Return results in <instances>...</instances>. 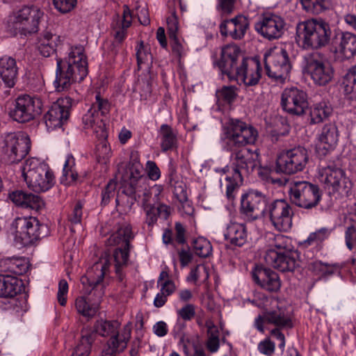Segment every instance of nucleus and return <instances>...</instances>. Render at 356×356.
Wrapping results in <instances>:
<instances>
[{
	"mask_svg": "<svg viewBox=\"0 0 356 356\" xmlns=\"http://www.w3.org/2000/svg\"><path fill=\"white\" fill-rule=\"evenodd\" d=\"M134 238L130 224L124 222L118 225L117 230L106 241L108 245H118L114 252L115 271L118 280L122 282L124 278L122 268L128 264L129 250L131 248L130 242Z\"/></svg>",
	"mask_w": 356,
	"mask_h": 356,
	"instance_id": "3",
	"label": "nucleus"
},
{
	"mask_svg": "<svg viewBox=\"0 0 356 356\" xmlns=\"http://www.w3.org/2000/svg\"><path fill=\"white\" fill-rule=\"evenodd\" d=\"M174 194L181 204V207L184 212L188 215H191L193 213V208L188 200L187 193L184 187L181 186H175Z\"/></svg>",
	"mask_w": 356,
	"mask_h": 356,
	"instance_id": "55",
	"label": "nucleus"
},
{
	"mask_svg": "<svg viewBox=\"0 0 356 356\" xmlns=\"http://www.w3.org/2000/svg\"><path fill=\"white\" fill-rule=\"evenodd\" d=\"M11 234L16 243L27 246L46 236L48 227L33 216L17 217L10 225Z\"/></svg>",
	"mask_w": 356,
	"mask_h": 356,
	"instance_id": "4",
	"label": "nucleus"
},
{
	"mask_svg": "<svg viewBox=\"0 0 356 356\" xmlns=\"http://www.w3.org/2000/svg\"><path fill=\"white\" fill-rule=\"evenodd\" d=\"M254 281L264 289L270 292H277L281 287L278 274L266 268H256L252 272Z\"/></svg>",
	"mask_w": 356,
	"mask_h": 356,
	"instance_id": "28",
	"label": "nucleus"
},
{
	"mask_svg": "<svg viewBox=\"0 0 356 356\" xmlns=\"http://www.w3.org/2000/svg\"><path fill=\"white\" fill-rule=\"evenodd\" d=\"M83 216V204L77 202L71 213L68 215V221L72 225L80 224Z\"/></svg>",
	"mask_w": 356,
	"mask_h": 356,
	"instance_id": "60",
	"label": "nucleus"
},
{
	"mask_svg": "<svg viewBox=\"0 0 356 356\" xmlns=\"http://www.w3.org/2000/svg\"><path fill=\"white\" fill-rule=\"evenodd\" d=\"M224 134L227 150L246 148L254 144L258 138V131L253 126L238 119H231L224 127Z\"/></svg>",
	"mask_w": 356,
	"mask_h": 356,
	"instance_id": "6",
	"label": "nucleus"
},
{
	"mask_svg": "<svg viewBox=\"0 0 356 356\" xmlns=\"http://www.w3.org/2000/svg\"><path fill=\"white\" fill-rule=\"evenodd\" d=\"M238 66L227 77L229 81H236L246 86L257 85L261 79V65L258 60L252 58H241Z\"/></svg>",
	"mask_w": 356,
	"mask_h": 356,
	"instance_id": "19",
	"label": "nucleus"
},
{
	"mask_svg": "<svg viewBox=\"0 0 356 356\" xmlns=\"http://www.w3.org/2000/svg\"><path fill=\"white\" fill-rule=\"evenodd\" d=\"M195 253L200 257H207L211 254L212 246L209 241L204 237H198L193 241Z\"/></svg>",
	"mask_w": 356,
	"mask_h": 356,
	"instance_id": "51",
	"label": "nucleus"
},
{
	"mask_svg": "<svg viewBox=\"0 0 356 356\" xmlns=\"http://www.w3.org/2000/svg\"><path fill=\"white\" fill-rule=\"evenodd\" d=\"M22 280L13 275H0V297L13 298L22 291Z\"/></svg>",
	"mask_w": 356,
	"mask_h": 356,
	"instance_id": "36",
	"label": "nucleus"
},
{
	"mask_svg": "<svg viewBox=\"0 0 356 356\" xmlns=\"http://www.w3.org/2000/svg\"><path fill=\"white\" fill-rule=\"evenodd\" d=\"M281 106L289 114L303 115L309 107L307 95L296 87L286 88L282 93Z\"/></svg>",
	"mask_w": 356,
	"mask_h": 356,
	"instance_id": "20",
	"label": "nucleus"
},
{
	"mask_svg": "<svg viewBox=\"0 0 356 356\" xmlns=\"http://www.w3.org/2000/svg\"><path fill=\"white\" fill-rule=\"evenodd\" d=\"M124 180L122 193L124 195H131L140 191V188L147 182V177L143 175V166L138 162L129 164L126 175L122 177Z\"/></svg>",
	"mask_w": 356,
	"mask_h": 356,
	"instance_id": "26",
	"label": "nucleus"
},
{
	"mask_svg": "<svg viewBox=\"0 0 356 356\" xmlns=\"http://www.w3.org/2000/svg\"><path fill=\"white\" fill-rule=\"evenodd\" d=\"M342 86L346 94L350 95L351 98H356V66L351 67L345 74Z\"/></svg>",
	"mask_w": 356,
	"mask_h": 356,
	"instance_id": "48",
	"label": "nucleus"
},
{
	"mask_svg": "<svg viewBox=\"0 0 356 356\" xmlns=\"http://www.w3.org/2000/svg\"><path fill=\"white\" fill-rule=\"evenodd\" d=\"M88 74V62L82 46L72 47L67 57L56 58V79L58 92L67 90L73 83L81 82Z\"/></svg>",
	"mask_w": 356,
	"mask_h": 356,
	"instance_id": "1",
	"label": "nucleus"
},
{
	"mask_svg": "<svg viewBox=\"0 0 356 356\" xmlns=\"http://www.w3.org/2000/svg\"><path fill=\"white\" fill-rule=\"evenodd\" d=\"M102 117L99 113H95V110L89 109L82 118L84 128L92 129L96 136L108 137L106 124Z\"/></svg>",
	"mask_w": 356,
	"mask_h": 356,
	"instance_id": "33",
	"label": "nucleus"
},
{
	"mask_svg": "<svg viewBox=\"0 0 356 356\" xmlns=\"http://www.w3.org/2000/svg\"><path fill=\"white\" fill-rule=\"evenodd\" d=\"M127 197V203L129 204V207L138 200V199H142V205L143 209L153 205L152 203V193L150 190L147 188L146 183L143 188H140V191H137L131 195H125Z\"/></svg>",
	"mask_w": 356,
	"mask_h": 356,
	"instance_id": "46",
	"label": "nucleus"
},
{
	"mask_svg": "<svg viewBox=\"0 0 356 356\" xmlns=\"http://www.w3.org/2000/svg\"><path fill=\"white\" fill-rule=\"evenodd\" d=\"M321 181L330 193L348 195L353 184L341 168L335 165H328L322 169Z\"/></svg>",
	"mask_w": 356,
	"mask_h": 356,
	"instance_id": "18",
	"label": "nucleus"
},
{
	"mask_svg": "<svg viewBox=\"0 0 356 356\" xmlns=\"http://www.w3.org/2000/svg\"><path fill=\"white\" fill-rule=\"evenodd\" d=\"M296 41L302 49L318 50L327 47L331 40L330 24L322 18H312L296 24Z\"/></svg>",
	"mask_w": 356,
	"mask_h": 356,
	"instance_id": "2",
	"label": "nucleus"
},
{
	"mask_svg": "<svg viewBox=\"0 0 356 356\" xmlns=\"http://www.w3.org/2000/svg\"><path fill=\"white\" fill-rule=\"evenodd\" d=\"M59 36L48 31L43 33L38 38V49L44 57H49L56 51Z\"/></svg>",
	"mask_w": 356,
	"mask_h": 356,
	"instance_id": "39",
	"label": "nucleus"
},
{
	"mask_svg": "<svg viewBox=\"0 0 356 356\" xmlns=\"http://www.w3.org/2000/svg\"><path fill=\"white\" fill-rule=\"evenodd\" d=\"M43 14L38 6H24L10 15L8 26L15 33H34L38 31V25Z\"/></svg>",
	"mask_w": 356,
	"mask_h": 356,
	"instance_id": "8",
	"label": "nucleus"
},
{
	"mask_svg": "<svg viewBox=\"0 0 356 356\" xmlns=\"http://www.w3.org/2000/svg\"><path fill=\"white\" fill-rule=\"evenodd\" d=\"M227 241L235 246L241 247L247 242L248 234L245 225L230 222L224 234Z\"/></svg>",
	"mask_w": 356,
	"mask_h": 356,
	"instance_id": "35",
	"label": "nucleus"
},
{
	"mask_svg": "<svg viewBox=\"0 0 356 356\" xmlns=\"http://www.w3.org/2000/svg\"><path fill=\"white\" fill-rule=\"evenodd\" d=\"M236 0H218L217 10L221 15H228L232 13Z\"/></svg>",
	"mask_w": 356,
	"mask_h": 356,
	"instance_id": "64",
	"label": "nucleus"
},
{
	"mask_svg": "<svg viewBox=\"0 0 356 356\" xmlns=\"http://www.w3.org/2000/svg\"><path fill=\"white\" fill-rule=\"evenodd\" d=\"M268 249H273L277 253L293 250L291 238L282 234H270L268 238Z\"/></svg>",
	"mask_w": 356,
	"mask_h": 356,
	"instance_id": "42",
	"label": "nucleus"
},
{
	"mask_svg": "<svg viewBox=\"0 0 356 356\" xmlns=\"http://www.w3.org/2000/svg\"><path fill=\"white\" fill-rule=\"evenodd\" d=\"M31 149L29 136L22 133H8L3 140L2 149L5 159L10 163L21 161Z\"/></svg>",
	"mask_w": 356,
	"mask_h": 356,
	"instance_id": "15",
	"label": "nucleus"
},
{
	"mask_svg": "<svg viewBox=\"0 0 356 356\" xmlns=\"http://www.w3.org/2000/svg\"><path fill=\"white\" fill-rule=\"evenodd\" d=\"M265 324L286 329H291L293 326L290 316L284 309L279 307L275 309H266L255 318L254 326L259 332L264 333Z\"/></svg>",
	"mask_w": 356,
	"mask_h": 356,
	"instance_id": "22",
	"label": "nucleus"
},
{
	"mask_svg": "<svg viewBox=\"0 0 356 356\" xmlns=\"http://www.w3.org/2000/svg\"><path fill=\"white\" fill-rule=\"evenodd\" d=\"M110 266L108 256L102 257L95 262L92 268L87 271V274L82 276L81 282L89 296H95L102 298L104 295V285L102 283L104 275Z\"/></svg>",
	"mask_w": 356,
	"mask_h": 356,
	"instance_id": "13",
	"label": "nucleus"
},
{
	"mask_svg": "<svg viewBox=\"0 0 356 356\" xmlns=\"http://www.w3.org/2000/svg\"><path fill=\"white\" fill-rule=\"evenodd\" d=\"M272 225L280 232H287L292 227L293 211L289 202L284 199H277L268 205L266 213Z\"/></svg>",
	"mask_w": 356,
	"mask_h": 356,
	"instance_id": "17",
	"label": "nucleus"
},
{
	"mask_svg": "<svg viewBox=\"0 0 356 356\" xmlns=\"http://www.w3.org/2000/svg\"><path fill=\"white\" fill-rule=\"evenodd\" d=\"M332 113V108L325 102H321L314 105L310 111L311 122L318 124L327 119Z\"/></svg>",
	"mask_w": 356,
	"mask_h": 356,
	"instance_id": "45",
	"label": "nucleus"
},
{
	"mask_svg": "<svg viewBox=\"0 0 356 356\" xmlns=\"http://www.w3.org/2000/svg\"><path fill=\"white\" fill-rule=\"evenodd\" d=\"M309 269L320 278H327L339 273L341 266L338 264H329L321 261H314L309 264Z\"/></svg>",
	"mask_w": 356,
	"mask_h": 356,
	"instance_id": "41",
	"label": "nucleus"
},
{
	"mask_svg": "<svg viewBox=\"0 0 356 356\" xmlns=\"http://www.w3.org/2000/svg\"><path fill=\"white\" fill-rule=\"evenodd\" d=\"M74 164V157L72 155H67L63 167V175L60 179L61 183L67 185L71 184L76 180L78 175L72 170V165Z\"/></svg>",
	"mask_w": 356,
	"mask_h": 356,
	"instance_id": "50",
	"label": "nucleus"
},
{
	"mask_svg": "<svg viewBox=\"0 0 356 356\" xmlns=\"http://www.w3.org/2000/svg\"><path fill=\"white\" fill-rule=\"evenodd\" d=\"M318 185L307 181H292L289 184V197L291 204L306 210L316 208L322 199Z\"/></svg>",
	"mask_w": 356,
	"mask_h": 356,
	"instance_id": "7",
	"label": "nucleus"
},
{
	"mask_svg": "<svg viewBox=\"0 0 356 356\" xmlns=\"http://www.w3.org/2000/svg\"><path fill=\"white\" fill-rule=\"evenodd\" d=\"M307 149L298 146L282 152L277 158L275 170L286 175H293L301 172L308 163Z\"/></svg>",
	"mask_w": 356,
	"mask_h": 356,
	"instance_id": "12",
	"label": "nucleus"
},
{
	"mask_svg": "<svg viewBox=\"0 0 356 356\" xmlns=\"http://www.w3.org/2000/svg\"><path fill=\"white\" fill-rule=\"evenodd\" d=\"M122 19L121 20L120 27L115 31L114 34V42L113 46L115 49L120 45L127 37V29L131 24L132 16L131 10L127 5L123 6Z\"/></svg>",
	"mask_w": 356,
	"mask_h": 356,
	"instance_id": "43",
	"label": "nucleus"
},
{
	"mask_svg": "<svg viewBox=\"0 0 356 356\" xmlns=\"http://www.w3.org/2000/svg\"><path fill=\"white\" fill-rule=\"evenodd\" d=\"M339 133L334 123L325 124L318 134L320 145L326 152L333 150L339 141Z\"/></svg>",
	"mask_w": 356,
	"mask_h": 356,
	"instance_id": "32",
	"label": "nucleus"
},
{
	"mask_svg": "<svg viewBox=\"0 0 356 356\" xmlns=\"http://www.w3.org/2000/svg\"><path fill=\"white\" fill-rule=\"evenodd\" d=\"M339 49L346 58L355 56L356 54V35L350 32L342 33Z\"/></svg>",
	"mask_w": 356,
	"mask_h": 356,
	"instance_id": "44",
	"label": "nucleus"
},
{
	"mask_svg": "<svg viewBox=\"0 0 356 356\" xmlns=\"http://www.w3.org/2000/svg\"><path fill=\"white\" fill-rule=\"evenodd\" d=\"M241 58H245L241 49L235 44H229L222 48L220 58L218 65L222 74L228 77L238 66Z\"/></svg>",
	"mask_w": 356,
	"mask_h": 356,
	"instance_id": "25",
	"label": "nucleus"
},
{
	"mask_svg": "<svg viewBox=\"0 0 356 356\" xmlns=\"http://www.w3.org/2000/svg\"><path fill=\"white\" fill-rule=\"evenodd\" d=\"M269 203L266 195L251 189L241 195L240 211L250 220H255L266 217Z\"/></svg>",
	"mask_w": 356,
	"mask_h": 356,
	"instance_id": "16",
	"label": "nucleus"
},
{
	"mask_svg": "<svg viewBox=\"0 0 356 356\" xmlns=\"http://www.w3.org/2000/svg\"><path fill=\"white\" fill-rule=\"evenodd\" d=\"M98 143L96 145V156L99 161H106L111 156V147L106 140L107 137L96 136Z\"/></svg>",
	"mask_w": 356,
	"mask_h": 356,
	"instance_id": "54",
	"label": "nucleus"
},
{
	"mask_svg": "<svg viewBox=\"0 0 356 356\" xmlns=\"http://www.w3.org/2000/svg\"><path fill=\"white\" fill-rule=\"evenodd\" d=\"M298 253L293 250L277 253L273 249H268L264 259L267 264L281 272H293L300 266Z\"/></svg>",
	"mask_w": 356,
	"mask_h": 356,
	"instance_id": "23",
	"label": "nucleus"
},
{
	"mask_svg": "<svg viewBox=\"0 0 356 356\" xmlns=\"http://www.w3.org/2000/svg\"><path fill=\"white\" fill-rule=\"evenodd\" d=\"M55 8L61 13L70 12L76 5V0H53Z\"/></svg>",
	"mask_w": 356,
	"mask_h": 356,
	"instance_id": "62",
	"label": "nucleus"
},
{
	"mask_svg": "<svg viewBox=\"0 0 356 356\" xmlns=\"http://www.w3.org/2000/svg\"><path fill=\"white\" fill-rule=\"evenodd\" d=\"M209 276L208 268L204 265H197L195 268L191 269L187 277V281L196 282L201 278H202L203 281H206L208 280Z\"/></svg>",
	"mask_w": 356,
	"mask_h": 356,
	"instance_id": "57",
	"label": "nucleus"
},
{
	"mask_svg": "<svg viewBox=\"0 0 356 356\" xmlns=\"http://www.w3.org/2000/svg\"><path fill=\"white\" fill-rule=\"evenodd\" d=\"M152 76L147 73L142 76L138 81L136 90L138 91L142 99H147L152 91Z\"/></svg>",
	"mask_w": 356,
	"mask_h": 356,
	"instance_id": "49",
	"label": "nucleus"
},
{
	"mask_svg": "<svg viewBox=\"0 0 356 356\" xmlns=\"http://www.w3.org/2000/svg\"><path fill=\"white\" fill-rule=\"evenodd\" d=\"M136 55L137 58V63L138 65H140L143 63L152 58V56L149 51V48L144 44L143 41H140L136 48Z\"/></svg>",
	"mask_w": 356,
	"mask_h": 356,
	"instance_id": "58",
	"label": "nucleus"
},
{
	"mask_svg": "<svg viewBox=\"0 0 356 356\" xmlns=\"http://www.w3.org/2000/svg\"><path fill=\"white\" fill-rule=\"evenodd\" d=\"M72 99L70 97L58 99L54 103L44 115V122L49 130L60 127L70 117Z\"/></svg>",
	"mask_w": 356,
	"mask_h": 356,
	"instance_id": "24",
	"label": "nucleus"
},
{
	"mask_svg": "<svg viewBox=\"0 0 356 356\" xmlns=\"http://www.w3.org/2000/svg\"><path fill=\"white\" fill-rule=\"evenodd\" d=\"M286 23L280 15L266 13L255 23V30L264 38L272 40L282 37L284 33Z\"/></svg>",
	"mask_w": 356,
	"mask_h": 356,
	"instance_id": "21",
	"label": "nucleus"
},
{
	"mask_svg": "<svg viewBox=\"0 0 356 356\" xmlns=\"http://www.w3.org/2000/svg\"><path fill=\"white\" fill-rule=\"evenodd\" d=\"M264 64L267 75L280 83L288 78L291 69L289 54L283 48L270 49L265 55Z\"/></svg>",
	"mask_w": 356,
	"mask_h": 356,
	"instance_id": "11",
	"label": "nucleus"
},
{
	"mask_svg": "<svg viewBox=\"0 0 356 356\" xmlns=\"http://www.w3.org/2000/svg\"><path fill=\"white\" fill-rule=\"evenodd\" d=\"M29 188L36 193L44 192L54 184V176L47 164L35 159L26 160L22 168Z\"/></svg>",
	"mask_w": 356,
	"mask_h": 356,
	"instance_id": "5",
	"label": "nucleus"
},
{
	"mask_svg": "<svg viewBox=\"0 0 356 356\" xmlns=\"http://www.w3.org/2000/svg\"><path fill=\"white\" fill-rule=\"evenodd\" d=\"M305 71L316 85L324 86L332 81L334 70L325 56L318 51L307 54L304 57Z\"/></svg>",
	"mask_w": 356,
	"mask_h": 356,
	"instance_id": "10",
	"label": "nucleus"
},
{
	"mask_svg": "<svg viewBox=\"0 0 356 356\" xmlns=\"http://www.w3.org/2000/svg\"><path fill=\"white\" fill-rule=\"evenodd\" d=\"M127 348L124 339L118 341L117 339L113 338L111 341H108L106 347L104 349L102 356H116L124 351Z\"/></svg>",
	"mask_w": 356,
	"mask_h": 356,
	"instance_id": "52",
	"label": "nucleus"
},
{
	"mask_svg": "<svg viewBox=\"0 0 356 356\" xmlns=\"http://www.w3.org/2000/svg\"><path fill=\"white\" fill-rule=\"evenodd\" d=\"M93 341L92 335L82 336L79 343L76 347L72 356H88L90 353L91 345Z\"/></svg>",
	"mask_w": 356,
	"mask_h": 356,
	"instance_id": "53",
	"label": "nucleus"
},
{
	"mask_svg": "<svg viewBox=\"0 0 356 356\" xmlns=\"http://www.w3.org/2000/svg\"><path fill=\"white\" fill-rule=\"evenodd\" d=\"M218 98L230 103L234 100L236 97V87L234 86H223L220 90L217 91Z\"/></svg>",
	"mask_w": 356,
	"mask_h": 356,
	"instance_id": "61",
	"label": "nucleus"
},
{
	"mask_svg": "<svg viewBox=\"0 0 356 356\" xmlns=\"http://www.w3.org/2000/svg\"><path fill=\"white\" fill-rule=\"evenodd\" d=\"M9 197L15 204L23 208L39 211L44 206L40 196L23 191H13L9 194Z\"/></svg>",
	"mask_w": 356,
	"mask_h": 356,
	"instance_id": "30",
	"label": "nucleus"
},
{
	"mask_svg": "<svg viewBox=\"0 0 356 356\" xmlns=\"http://www.w3.org/2000/svg\"><path fill=\"white\" fill-rule=\"evenodd\" d=\"M18 74V67L14 58L5 56L0 58V78L8 88L15 85Z\"/></svg>",
	"mask_w": 356,
	"mask_h": 356,
	"instance_id": "31",
	"label": "nucleus"
},
{
	"mask_svg": "<svg viewBox=\"0 0 356 356\" xmlns=\"http://www.w3.org/2000/svg\"><path fill=\"white\" fill-rule=\"evenodd\" d=\"M29 268L28 262L24 257H6L0 259V271L17 276L25 273Z\"/></svg>",
	"mask_w": 356,
	"mask_h": 356,
	"instance_id": "34",
	"label": "nucleus"
},
{
	"mask_svg": "<svg viewBox=\"0 0 356 356\" xmlns=\"http://www.w3.org/2000/svg\"><path fill=\"white\" fill-rule=\"evenodd\" d=\"M258 350L266 356H273L275 350V344L270 338H266L258 344Z\"/></svg>",
	"mask_w": 356,
	"mask_h": 356,
	"instance_id": "63",
	"label": "nucleus"
},
{
	"mask_svg": "<svg viewBox=\"0 0 356 356\" xmlns=\"http://www.w3.org/2000/svg\"><path fill=\"white\" fill-rule=\"evenodd\" d=\"M226 180L228 181L226 189V196L229 200H232L235 197V194L240 185L243 181L236 180V175L232 177H227Z\"/></svg>",
	"mask_w": 356,
	"mask_h": 356,
	"instance_id": "59",
	"label": "nucleus"
},
{
	"mask_svg": "<svg viewBox=\"0 0 356 356\" xmlns=\"http://www.w3.org/2000/svg\"><path fill=\"white\" fill-rule=\"evenodd\" d=\"M250 25L248 17L238 15L231 19H225L220 24L222 35H230L234 40L243 38Z\"/></svg>",
	"mask_w": 356,
	"mask_h": 356,
	"instance_id": "27",
	"label": "nucleus"
},
{
	"mask_svg": "<svg viewBox=\"0 0 356 356\" xmlns=\"http://www.w3.org/2000/svg\"><path fill=\"white\" fill-rule=\"evenodd\" d=\"M176 131L168 124H163L159 130L160 145L162 152H165L177 147V138Z\"/></svg>",
	"mask_w": 356,
	"mask_h": 356,
	"instance_id": "37",
	"label": "nucleus"
},
{
	"mask_svg": "<svg viewBox=\"0 0 356 356\" xmlns=\"http://www.w3.org/2000/svg\"><path fill=\"white\" fill-rule=\"evenodd\" d=\"M120 324L118 321H98L96 325V332L102 337L111 336L108 341L113 338L117 339L118 341L124 339L126 345L129 341L131 337V327L126 325L120 334L118 329Z\"/></svg>",
	"mask_w": 356,
	"mask_h": 356,
	"instance_id": "29",
	"label": "nucleus"
},
{
	"mask_svg": "<svg viewBox=\"0 0 356 356\" xmlns=\"http://www.w3.org/2000/svg\"><path fill=\"white\" fill-rule=\"evenodd\" d=\"M90 296H89L88 298L79 297L76 298L75 301L77 312L82 316L88 318H91L96 314L99 309V304L101 299L96 297V298L93 300V302H90Z\"/></svg>",
	"mask_w": 356,
	"mask_h": 356,
	"instance_id": "40",
	"label": "nucleus"
},
{
	"mask_svg": "<svg viewBox=\"0 0 356 356\" xmlns=\"http://www.w3.org/2000/svg\"><path fill=\"white\" fill-rule=\"evenodd\" d=\"M145 214V223L149 226H153L157 221L158 218L167 220L170 214V208L164 204H154L143 209Z\"/></svg>",
	"mask_w": 356,
	"mask_h": 356,
	"instance_id": "38",
	"label": "nucleus"
},
{
	"mask_svg": "<svg viewBox=\"0 0 356 356\" xmlns=\"http://www.w3.org/2000/svg\"><path fill=\"white\" fill-rule=\"evenodd\" d=\"M231 152L229 157V169L236 175V180L243 181L255 169L261 170L259 154L248 148H236L228 150Z\"/></svg>",
	"mask_w": 356,
	"mask_h": 356,
	"instance_id": "9",
	"label": "nucleus"
},
{
	"mask_svg": "<svg viewBox=\"0 0 356 356\" xmlns=\"http://www.w3.org/2000/svg\"><path fill=\"white\" fill-rule=\"evenodd\" d=\"M302 9L307 13L318 15L329 7L327 0H299Z\"/></svg>",
	"mask_w": 356,
	"mask_h": 356,
	"instance_id": "47",
	"label": "nucleus"
},
{
	"mask_svg": "<svg viewBox=\"0 0 356 356\" xmlns=\"http://www.w3.org/2000/svg\"><path fill=\"white\" fill-rule=\"evenodd\" d=\"M41 113V103L28 95L14 99L8 111L9 117L18 123L29 122Z\"/></svg>",
	"mask_w": 356,
	"mask_h": 356,
	"instance_id": "14",
	"label": "nucleus"
},
{
	"mask_svg": "<svg viewBox=\"0 0 356 356\" xmlns=\"http://www.w3.org/2000/svg\"><path fill=\"white\" fill-rule=\"evenodd\" d=\"M111 109V104L107 99L103 98L99 93L95 96V102L92 103L90 110H95L100 115L108 114Z\"/></svg>",
	"mask_w": 356,
	"mask_h": 356,
	"instance_id": "56",
	"label": "nucleus"
}]
</instances>
